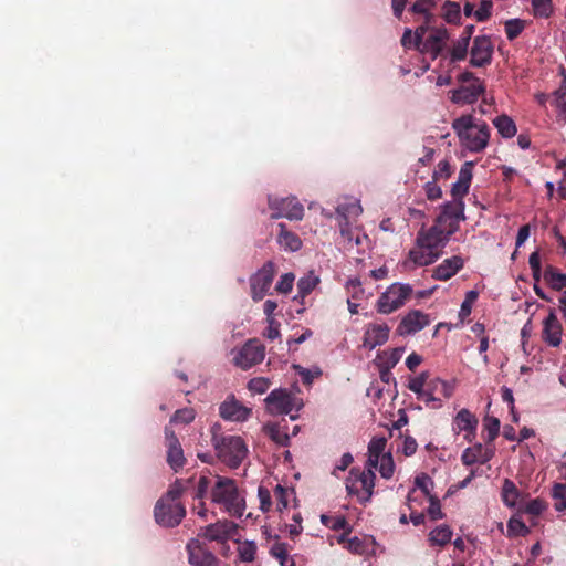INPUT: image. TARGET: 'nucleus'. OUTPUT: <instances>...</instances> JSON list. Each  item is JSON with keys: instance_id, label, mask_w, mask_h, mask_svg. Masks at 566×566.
Masks as SVG:
<instances>
[{"instance_id": "f257e3e1", "label": "nucleus", "mask_w": 566, "mask_h": 566, "mask_svg": "<svg viewBox=\"0 0 566 566\" xmlns=\"http://www.w3.org/2000/svg\"><path fill=\"white\" fill-rule=\"evenodd\" d=\"M457 231L455 222L442 227L434 221L428 230L422 228L417 234L416 247L409 251V259L418 266L434 263L441 255V249Z\"/></svg>"}, {"instance_id": "f03ea898", "label": "nucleus", "mask_w": 566, "mask_h": 566, "mask_svg": "<svg viewBox=\"0 0 566 566\" xmlns=\"http://www.w3.org/2000/svg\"><path fill=\"white\" fill-rule=\"evenodd\" d=\"M219 431L218 424L211 428V442L218 459L230 469L239 468L248 454L244 440L239 436H224Z\"/></svg>"}, {"instance_id": "7ed1b4c3", "label": "nucleus", "mask_w": 566, "mask_h": 566, "mask_svg": "<svg viewBox=\"0 0 566 566\" xmlns=\"http://www.w3.org/2000/svg\"><path fill=\"white\" fill-rule=\"evenodd\" d=\"M211 500L231 516L241 517L244 513L245 501L233 479L217 476V481L211 488Z\"/></svg>"}, {"instance_id": "20e7f679", "label": "nucleus", "mask_w": 566, "mask_h": 566, "mask_svg": "<svg viewBox=\"0 0 566 566\" xmlns=\"http://www.w3.org/2000/svg\"><path fill=\"white\" fill-rule=\"evenodd\" d=\"M376 475L371 469L360 471L353 468L346 480V490L348 494L356 495L363 504L369 502L375 486Z\"/></svg>"}, {"instance_id": "39448f33", "label": "nucleus", "mask_w": 566, "mask_h": 566, "mask_svg": "<svg viewBox=\"0 0 566 566\" xmlns=\"http://www.w3.org/2000/svg\"><path fill=\"white\" fill-rule=\"evenodd\" d=\"M412 287L409 284H391L380 294L376 302V310L380 314H390L405 305L411 296Z\"/></svg>"}, {"instance_id": "423d86ee", "label": "nucleus", "mask_w": 566, "mask_h": 566, "mask_svg": "<svg viewBox=\"0 0 566 566\" xmlns=\"http://www.w3.org/2000/svg\"><path fill=\"white\" fill-rule=\"evenodd\" d=\"M186 515L185 506L179 502H167L159 499L154 509L155 521L164 527H175Z\"/></svg>"}, {"instance_id": "0eeeda50", "label": "nucleus", "mask_w": 566, "mask_h": 566, "mask_svg": "<svg viewBox=\"0 0 566 566\" xmlns=\"http://www.w3.org/2000/svg\"><path fill=\"white\" fill-rule=\"evenodd\" d=\"M269 207L272 210L271 219L302 220L304 217V207L295 197L274 198L270 196Z\"/></svg>"}, {"instance_id": "6e6552de", "label": "nucleus", "mask_w": 566, "mask_h": 566, "mask_svg": "<svg viewBox=\"0 0 566 566\" xmlns=\"http://www.w3.org/2000/svg\"><path fill=\"white\" fill-rule=\"evenodd\" d=\"M265 347L259 339H249L240 349L234 353L233 363L241 369H249L263 361Z\"/></svg>"}, {"instance_id": "1a4fd4ad", "label": "nucleus", "mask_w": 566, "mask_h": 566, "mask_svg": "<svg viewBox=\"0 0 566 566\" xmlns=\"http://www.w3.org/2000/svg\"><path fill=\"white\" fill-rule=\"evenodd\" d=\"M275 272V264L272 261H268L250 277L251 297L253 301H261L265 296L272 285Z\"/></svg>"}, {"instance_id": "9d476101", "label": "nucleus", "mask_w": 566, "mask_h": 566, "mask_svg": "<svg viewBox=\"0 0 566 566\" xmlns=\"http://www.w3.org/2000/svg\"><path fill=\"white\" fill-rule=\"evenodd\" d=\"M265 405L273 416L289 415L295 407V397L287 389H274L265 398Z\"/></svg>"}, {"instance_id": "9b49d317", "label": "nucleus", "mask_w": 566, "mask_h": 566, "mask_svg": "<svg viewBox=\"0 0 566 566\" xmlns=\"http://www.w3.org/2000/svg\"><path fill=\"white\" fill-rule=\"evenodd\" d=\"M166 461L170 469L178 472L186 464V458L179 439L174 430L165 427Z\"/></svg>"}, {"instance_id": "f8f14e48", "label": "nucleus", "mask_w": 566, "mask_h": 566, "mask_svg": "<svg viewBox=\"0 0 566 566\" xmlns=\"http://www.w3.org/2000/svg\"><path fill=\"white\" fill-rule=\"evenodd\" d=\"M493 45L490 36L479 35L474 38L470 51V65L473 67H484L492 61Z\"/></svg>"}, {"instance_id": "ddd939ff", "label": "nucleus", "mask_w": 566, "mask_h": 566, "mask_svg": "<svg viewBox=\"0 0 566 566\" xmlns=\"http://www.w3.org/2000/svg\"><path fill=\"white\" fill-rule=\"evenodd\" d=\"M188 560L191 566H218L219 559L197 539L187 544Z\"/></svg>"}, {"instance_id": "4468645a", "label": "nucleus", "mask_w": 566, "mask_h": 566, "mask_svg": "<svg viewBox=\"0 0 566 566\" xmlns=\"http://www.w3.org/2000/svg\"><path fill=\"white\" fill-rule=\"evenodd\" d=\"M430 323L429 316L419 310L410 311L406 314L399 325L397 326L396 333L400 336H406L420 332Z\"/></svg>"}, {"instance_id": "2eb2a0df", "label": "nucleus", "mask_w": 566, "mask_h": 566, "mask_svg": "<svg viewBox=\"0 0 566 566\" xmlns=\"http://www.w3.org/2000/svg\"><path fill=\"white\" fill-rule=\"evenodd\" d=\"M390 327L386 323H369L365 326L363 345L374 349L384 345L389 338Z\"/></svg>"}, {"instance_id": "dca6fc26", "label": "nucleus", "mask_w": 566, "mask_h": 566, "mask_svg": "<svg viewBox=\"0 0 566 566\" xmlns=\"http://www.w3.org/2000/svg\"><path fill=\"white\" fill-rule=\"evenodd\" d=\"M490 129L485 123L475 126L472 132L461 138V144L472 153L483 150L489 143Z\"/></svg>"}, {"instance_id": "f3484780", "label": "nucleus", "mask_w": 566, "mask_h": 566, "mask_svg": "<svg viewBox=\"0 0 566 566\" xmlns=\"http://www.w3.org/2000/svg\"><path fill=\"white\" fill-rule=\"evenodd\" d=\"M219 412L224 420L245 421L251 415V409L244 407L231 396L220 405Z\"/></svg>"}, {"instance_id": "a211bd4d", "label": "nucleus", "mask_w": 566, "mask_h": 566, "mask_svg": "<svg viewBox=\"0 0 566 566\" xmlns=\"http://www.w3.org/2000/svg\"><path fill=\"white\" fill-rule=\"evenodd\" d=\"M464 203L462 199H454V202H446L441 206V212L436 222L442 227L449 222H455L459 226L460 220H464Z\"/></svg>"}, {"instance_id": "6ab92c4d", "label": "nucleus", "mask_w": 566, "mask_h": 566, "mask_svg": "<svg viewBox=\"0 0 566 566\" xmlns=\"http://www.w3.org/2000/svg\"><path fill=\"white\" fill-rule=\"evenodd\" d=\"M484 90L483 84L480 81H475V83H471L468 86H461L458 90L451 91L450 98L455 104H473L484 93Z\"/></svg>"}, {"instance_id": "aec40b11", "label": "nucleus", "mask_w": 566, "mask_h": 566, "mask_svg": "<svg viewBox=\"0 0 566 566\" xmlns=\"http://www.w3.org/2000/svg\"><path fill=\"white\" fill-rule=\"evenodd\" d=\"M464 266V260L460 255H453L443 260L432 270V277L439 281H447L454 276Z\"/></svg>"}, {"instance_id": "412c9836", "label": "nucleus", "mask_w": 566, "mask_h": 566, "mask_svg": "<svg viewBox=\"0 0 566 566\" xmlns=\"http://www.w3.org/2000/svg\"><path fill=\"white\" fill-rule=\"evenodd\" d=\"M543 339L553 347L559 346L562 342V324L559 323L554 310L543 322Z\"/></svg>"}, {"instance_id": "4be33fe9", "label": "nucleus", "mask_w": 566, "mask_h": 566, "mask_svg": "<svg viewBox=\"0 0 566 566\" xmlns=\"http://www.w3.org/2000/svg\"><path fill=\"white\" fill-rule=\"evenodd\" d=\"M476 426V417L468 409H461L453 420V430L457 433L464 431V437L469 441H471V436L475 434Z\"/></svg>"}, {"instance_id": "5701e85b", "label": "nucleus", "mask_w": 566, "mask_h": 566, "mask_svg": "<svg viewBox=\"0 0 566 566\" xmlns=\"http://www.w3.org/2000/svg\"><path fill=\"white\" fill-rule=\"evenodd\" d=\"M472 168V161H467L462 165L459 171L458 181L454 182L451 188V195L453 199H463V197L469 192V188L473 177Z\"/></svg>"}, {"instance_id": "b1692460", "label": "nucleus", "mask_w": 566, "mask_h": 566, "mask_svg": "<svg viewBox=\"0 0 566 566\" xmlns=\"http://www.w3.org/2000/svg\"><path fill=\"white\" fill-rule=\"evenodd\" d=\"M235 530V524L229 521H218L205 527L203 536L209 541L224 542Z\"/></svg>"}, {"instance_id": "393cba45", "label": "nucleus", "mask_w": 566, "mask_h": 566, "mask_svg": "<svg viewBox=\"0 0 566 566\" xmlns=\"http://www.w3.org/2000/svg\"><path fill=\"white\" fill-rule=\"evenodd\" d=\"M449 33L446 28H433L426 40V46L433 59L442 54Z\"/></svg>"}, {"instance_id": "a878e982", "label": "nucleus", "mask_w": 566, "mask_h": 566, "mask_svg": "<svg viewBox=\"0 0 566 566\" xmlns=\"http://www.w3.org/2000/svg\"><path fill=\"white\" fill-rule=\"evenodd\" d=\"M287 423L283 419L282 422H270L263 426V432L277 446L286 447L290 442L287 433Z\"/></svg>"}, {"instance_id": "bb28decb", "label": "nucleus", "mask_w": 566, "mask_h": 566, "mask_svg": "<svg viewBox=\"0 0 566 566\" xmlns=\"http://www.w3.org/2000/svg\"><path fill=\"white\" fill-rule=\"evenodd\" d=\"M279 229L280 232L276 241L283 250L287 252H296L301 250L303 243L296 233L290 231L285 223H279Z\"/></svg>"}, {"instance_id": "cd10ccee", "label": "nucleus", "mask_w": 566, "mask_h": 566, "mask_svg": "<svg viewBox=\"0 0 566 566\" xmlns=\"http://www.w3.org/2000/svg\"><path fill=\"white\" fill-rule=\"evenodd\" d=\"M491 455L492 454H489L483 450L481 443H478L473 448H467L461 455V460L464 465H472L475 462H488L491 459Z\"/></svg>"}, {"instance_id": "c85d7f7f", "label": "nucleus", "mask_w": 566, "mask_h": 566, "mask_svg": "<svg viewBox=\"0 0 566 566\" xmlns=\"http://www.w3.org/2000/svg\"><path fill=\"white\" fill-rule=\"evenodd\" d=\"M318 283L319 277L316 276L313 272H310L305 276L301 277L297 282V294L294 298L301 300V303H303L304 298L311 294V292L317 286Z\"/></svg>"}, {"instance_id": "c756f323", "label": "nucleus", "mask_w": 566, "mask_h": 566, "mask_svg": "<svg viewBox=\"0 0 566 566\" xmlns=\"http://www.w3.org/2000/svg\"><path fill=\"white\" fill-rule=\"evenodd\" d=\"M452 537L451 528L446 525H439L429 533V542L431 546L443 547L450 543Z\"/></svg>"}, {"instance_id": "7c9ffc66", "label": "nucleus", "mask_w": 566, "mask_h": 566, "mask_svg": "<svg viewBox=\"0 0 566 566\" xmlns=\"http://www.w3.org/2000/svg\"><path fill=\"white\" fill-rule=\"evenodd\" d=\"M544 280L556 291L566 287V274L558 272L553 265H547L544 271Z\"/></svg>"}, {"instance_id": "2f4dec72", "label": "nucleus", "mask_w": 566, "mask_h": 566, "mask_svg": "<svg viewBox=\"0 0 566 566\" xmlns=\"http://www.w3.org/2000/svg\"><path fill=\"white\" fill-rule=\"evenodd\" d=\"M493 124L503 138H512L516 134V125L507 115H500L495 117L493 119Z\"/></svg>"}, {"instance_id": "473e14b6", "label": "nucleus", "mask_w": 566, "mask_h": 566, "mask_svg": "<svg viewBox=\"0 0 566 566\" xmlns=\"http://www.w3.org/2000/svg\"><path fill=\"white\" fill-rule=\"evenodd\" d=\"M520 497L518 489L510 479H505L502 486V500L505 505L513 507Z\"/></svg>"}, {"instance_id": "72a5a7b5", "label": "nucleus", "mask_w": 566, "mask_h": 566, "mask_svg": "<svg viewBox=\"0 0 566 566\" xmlns=\"http://www.w3.org/2000/svg\"><path fill=\"white\" fill-rule=\"evenodd\" d=\"M361 212L363 208L358 201L342 203L336 208L338 220H344L346 218L350 221L352 218H357Z\"/></svg>"}, {"instance_id": "f704fd0d", "label": "nucleus", "mask_w": 566, "mask_h": 566, "mask_svg": "<svg viewBox=\"0 0 566 566\" xmlns=\"http://www.w3.org/2000/svg\"><path fill=\"white\" fill-rule=\"evenodd\" d=\"M192 482L193 478L187 480H176V482L171 485L163 499H167V502H177L180 495L190 488Z\"/></svg>"}, {"instance_id": "c9c22d12", "label": "nucleus", "mask_w": 566, "mask_h": 566, "mask_svg": "<svg viewBox=\"0 0 566 566\" xmlns=\"http://www.w3.org/2000/svg\"><path fill=\"white\" fill-rule=\"evenodd\" d=\"M427 387L436 396L441 397V399H449L452 396V387L447 381L441 380L440 378L428 380Z\"/></svg>"}, {"instance_id": "e433bc0d", "label": "nucleus", "mask_w": 566, "mask_h": 566, "mask_svg": "<svg viewBox=\"0 0 566 566\" xmlns=\"http://www.w3.org/2000/svg\"><path fill=\"white\" fill-rule=\"evenodd\" d=\"M271 555L280 562L281 566H295L293 558L289 556L287 544L275 543L270 551Z\"/></svg>"}, {"instance_id": "4c0bfd02", "label": "nucleus", "mask_w": 566, "mask_h": 566, "mask_svg": "<svg viewBox=\"0 0 566 566\" xmlns=\"http://www.w3.org/2000/svg\"><path fill=\"white\" fill-rule=\"evenodd\" d=\"M442 14L448 23H459L461 20V7L458 2L446 1L442 6Z\"/></svg>"}, {"instance_id": "58836bf2", "label": "nucleus", "mask_w": 566, "mask_h": 566, "mask_svg": "<svg viewBox=\"0 0 566 566\" xmlns=\"http://www.w3.org/2000/svg\"><path fill=\"white\" fill-rule=\"evenodd\" d=\"M475 126L476 125L473 124V118L471 115H463L459 118H455L452 123V128L460 139L463 138L464 135L472 132Z\"/></svg>"}, {"instance_id": "ea45409f", "label": "nucleus", "mask_w": 566, "mask_h": 566, "mask_svg": "<svg viewBox=\"0 0 566 566\" xmlns=\"http://www.w3.org/2000/svg\"><path fill=\"white\" fill-rule=\"evenodd\" d=\"M191 484H193V499L203 500L211 486V479L208 475L201 474L198 481L196 483L193 481Z\"/></svg>"}, {"instance_id": "a19ab883", "label": "nucleus", "mask_w": 566, "mask_h": 566, "mask_svg": "<svg viewBox=\"0 0 566 566\" xmlns=\"http://www.w3.org/2000/svg\"><path fill=\"white\" fill-rule=\"evenodd\" d=\"M532 7L536 18L547 19L553 13L552 0H532Z\"/></svg>"}, {"instance_id": "79ce46f5", "label": "nucleus", "mask_w": 566, "mask_h": 566, "mask_svg": "<svg viewBox=\"0 0 566 566\" xmlns=\"http://www.w3.org/2000/svg\"><path fill=\"white\" fill-rule=\"evenodd\" d=\"M505 33L510 41L516 39L524 30L525 22L521 19H510L505 21Z\"/></svg>"}, {"instance_id": "37998d69", "label": "nucleus", "mask_w": 566, "mask_h": 566, "mask_svg": "<svg viewBox=\"0 0 566 566\" xmlns=\"http://www.w3.org/2000/svg\"><path fill=\"white\" fill-rule=\"evenodd\" d=\"M338 226L340 235L346 241L347 248H353L354 237L359 229L354 228L352 222L346 218L344 220H338Z\"/></svg>"}, {"instance_id": "c03bdc74", "label": "nucleus", "mask_w": 566, "mask_h": 566, "mask_svg": "<svg viewBox=\"0 0 566 566\" xmlns=\"http://www.w3.org/2000/svg\"><path fill=\"white\" fill-rule=\"evenodd\" d=\"M239 557L242 562H253L256 554V545L254 542L245 541L243 543H240L239 548Z\"/></svg>"}, {"instance_id": "a18cd8bd", "label": "nucleus", "mask_w": 566, "mask_h": 566, "mask_svg": "<svg viewBox=\"0 0 566 566\" xmlns=\"http://www.w3.org/2000/svg\"><path fill=\"white\" fill-rule=\"evenodd\" d=\"M553 497L555 499L556 511L566 510V485L556 483L553 488Z\"/></svg>"}, {"instance_id": "49530a36", "label": "nucleus", "mask_w": 566, "mask_h": 566, "mask_svg": "<svg viewBox=\"0 0 566 566\" xmlns=\"http://www.w3.org/2000/svg\"><path fill=\"white\" fill-rule=\"evenodd\" d=\"M196 417V412L192 408H184L177 410L170 418V423H190Z\"/></svg>"}, {"instance_id": "de8ad7c7", "label": "nucleus", "mask_w": 566, "mask_h": 566, "mask_svg": "<svg viewBox=\"0 0 566 566\" xmlns=\"http://www.w3.org/2000/svg\"><path fill=\"white\" fill-rule=\"evenodd\" d=\"M417 496H416V490H411L407 496V505L410 510V521L412 522V524L415 526H419V525H422L426 521V516L423 513H415L413 511V507H412V502L413 501H417Z\"/></svg>"}, {"instance_id": "09e8293b", "label": "nucleus", "mask_w": 566, "mask_h": 566, "mask_svg": "<svg viewBox=\"0 0 566 566\" xmlns=\"http://www.w3.org/2000/svg\"><path fill=\"white\" fill-rule=\"evenodd\" d=\"M507 532L510 536H525L530 530L521 520L511 518L507 523Z\"/></svg>"}, {"instance_id": "8fccbe9b", "label": "nucleus", "mask_w": 566, "mask_h": 566, "mask_svg": "<svg viewBox=\"0 0 566 566\" xmlns=\"http://www.w3.org/2000/svg\"><path fill=\"white\" fill-rule=\"evenodd\" d=\"M379 473L385 479H390L395 471V463L390 453L382 454L379 463Z\"/></svg>"}, {"instance_id": "3c124183", "label": "nucleus", "mask_w": 566, "mask_h": 566, "mask_svg": "<svg viewBox=\"0 0 566 566\" xmlns=\"http://www.w3.org/2000/svg\"><path fill=\"white\" fill-rule=\"evenodd\" d=\"M428 374L421 373L419 376L411 378L408 384V389L419 396L427 387Z\"/></svg>"}, {"instance_id": "603ef678", "label": "nucleus", "mask_w": 566, "mask_h": 566, "mask_svg": "<svg viewBox=\"0 0 566 566\" xmlns=\"http://www.w3.org/2000/svg\"><path fill=\"white\" fill-rule=\"evenodd\" d=\"M484 430L488 432V442H492L499 436L500 432V420L494 417H488L484 420Z\"/></svg>"}, {"instance_id": "864d4df0", "label": "nucleus", "mask_w": 566, "mask_h": 566, "mask_svg": "<svg viewBox=\"0 0 566 566\" xmlns=\"http://www.w3.org/2000/svg\"><path fill=\"white\" fill-rule=\"evenodd\" d=\"M417 398L432 409H438L442 406L441 397L436 396L428 387Z\"/></svg>"}, {"instance_id": "5fc2aeb1", "label": "nucleus", "mask_w": 566, "mask_h": 566, "mask_svg": "<svg viewBox=\"0 0 566 566\" xmlns=\"http://www.w3.org/2000/svg\"><path fill=\"white\" fill-rule=\"evenodd\" d=\"M546 507H547L546 502L544 500L537 497V499H533L530 502H527L524 511H525V513L531 514L533 516H538L546 510Z\"/></svg>"}, {"instance_id": "6e6d98bb", "label": "nucleus", "mask_w": 566, "mask_h": 566, "mask_svg": "<svg viewBox=\"0 0 566 566\" xmlns=\"http://www.w3.org/2000/svg\"><path fill=\"white\" fill-rule=\"evenodd\" d=\"M528 264L532 270V276L534 281L537 283L542 276V265H541V255L538 251H534L531 253L528 259Z\"/></svg>"}, {"instance_id": "4d7b16f0", "label": "nucleus", "mask_w": 566, "mask_h": 566, "mask_svg": "<svg viewBox=\"0 0 566 566\" xmlns=\"http://www.w3.org/2000/svg\"><path fill=\"white\" fill-rule=\"evenodd\" d=\"M424 0H417L411 7L410 11L415 14L423 15L427 23H431L433 21V14L430 12V7L426 6Z\"/></svg>"}, {"instance_id": "13d9d810", "label": "nucleus", "mask_w": 566, "mask_h": 566, "mask_svg": "<svg viewBox=\"0 0 566 566\" xmlns=\"http://www.w3.org/2000/svg\"><path fill=\"white\" fill-rule=\"evenodd\" d=\"M270 380L264 377H256L252 378L249 384L248 388L250 391L255 394H264L270 388Z\"/></svg>"}, {"instance_id": "bf43d9fd", "label": "nucleus", "mask_w": 566, "mask_h": 566, "mask_svg": "<svg viewBox=\"0 0 566 566\" xmlns=\"http://www.w3.org/2000/svg\"><path fill=\"white\" fill-rule=\"evenodd\" d=\"M493 3L491 0H482L480 7L474 12V18L479 22H484L489 20L492 13Z\"/></svg>"}, {"instance_id": "052dcab7", "label": "nucleus", "mask_w": 566, "mask_h": 566, "mask_svg": "<svg viewBox=\"0 0 566 566\" xmlns=\"http://www.w3.org/2000/svg\"><path fill=\"white\" fill-rule=\"evenodd\" d=\"M328 517H326L325 515L322 516V523L328 527H331L332 530L334 531H340V530H346L347 532H349V527H348V522L346 521V518L344 516H336V517H333L331 518V523H328Z\"/></svg>"}, {"instance_id": "680f3d73", "label": "nucleus", "mask_w": 566, "mask_h": 566, "mask_svg": "<svg viewBox=\"0 0 566 566\" xmlns=\"http://www.w3.org/2000/svg\"><path fill=\"white\" fill-rule=\"evenodd\" d=\"M295 276L293 273H285L281 276L280 281L276 283L275 290L280 293H289L293 289Z\"/></svg>"}, {"instance_id": "e2e57ef3", "label": "nucleus", "mask_w": 566, "mask_h": 566, "mask_svg": "<svg viewBox=\"0 0 566 566\" xmlns=\"http://www.w3.org/2000/svg\"><path fill=\"white\" fill-rule=\"evenodd\" d=\"M274 496L276 500L277 511H283L287 507L289 501H287V490L283 488L282 485L277 484L274 489Z\"/></svg>"}, {"instance_id": "0e129e2a", "label": "nucleus", "mask_w": 566, "mask_h": 566, "mask_svg": "<svg viewBox=\"0 0 566 566\" xmlns=\"http://www.w3.org/2000/svg\"><path fill=\"white\" fill-rule=\"evenodd\" d=\"M430 505L428 507V515L432 521L441 520L443 517V512L441 510V504L438 497L430 496L429 497Z\"/></svg>"}, {"instance_id": "69168bd1", "label": "nucleus", "mask_w": 566, "mask_h": 566, "mask_svg": "<svg viewBox=\"0 0 566 566\" xmlns=\"http://www.w3.org/2000/svg\"><path fill=\"white\" fill-rule=\"evenodd\" d=\"M258 495L260 499L261 511L264 513L269 512L272 506V497L270 491L264 486H259Z\"/></svg>"}, {"instance_id": "338daca9", "label": "nucleus", "mask_w": 566, "mask_h": 566, "mask_svg": "<svg viewBox=\"0 0 566 566\" xmlns=\"http://www.w3.org/2000/svg\"><path fill=\"white\" fill-rule=\"evenodd\" d=\"M387 444L385 437H375L370 440L368 446V453L382 455Z\"/></svg>"}, {"instance_id": "774afa93", "label": "nucleus", "mask_w": 566, "mask_h": 566, "mask_svg": "<svg viewBox=\"0 0 566 566\" xmlns=\"http://www.w3.org/2000/svg\"><path fill=\"white\" fill-rule=\"evenodd\" d=\"M468 51L458 42H454L449 50L450 63H457L465 60Z\"/></svg>"}]
</instances>
